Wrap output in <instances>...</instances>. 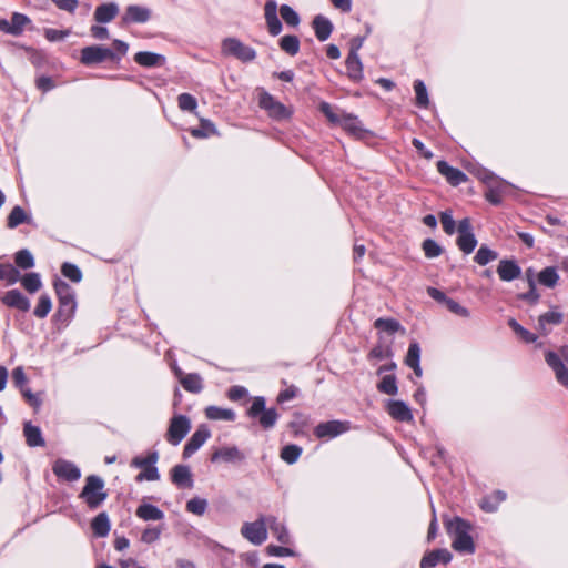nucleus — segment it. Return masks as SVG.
I'll list each match as a JSON object with an SVG mask.
<instances>
[{"label": "nucleus", "mask_w": 568, "mask_h": 568, "mask_svg": "<svg viewBox=\"0 0 568 568\" xmlns=\"http://www.w3.org/2000/svg\"><path fill=\"white\" fill-rule=\"evenodd\" d=\"M444 525L447 534L453 537L452 547L462 554H474L475 545L469 534L470 525L463 518H445Z\"/></svg>", "instance_id": "nucleus-1"}, {"label": "nucleus", "mask_w": 568, "mask_h": 568, "mask_svg": "<svg viewBox=\"0 0 568 568\" xmlns=\"http://www.w3.org/2000/svg\"><path fill=\"white\" fill-rule=\"evenodd\" d=\"M320 111L332 124L342 126L347 133L355 138L362 139L367 133L356 115L345 112L337 113L328 102H321Z\"/></svg>", "instance_id": "nucleus-2"}, {"label": "nucleus", "mask_w": 568, "mask_h": 568, "mask_svg": "<svg viewBox=\"0 0 568 568\" xmlns=\"http://www.w3.org/2000/svg\"><path fill=\"white\" fill-rule=\"evenodd\" d=\"M53 287L59 301L57 315L60 320L70 321L77 308L74 290L61 278L54 280Z\"/></svg>", "instance_id": "nucleus-3"}, {"label": "nucleus", "mask_w": 568, "mask_h": 568, "mask_svg": "<svg viewBox=\"0 0 568 568\" xmlns=\"http://www.w3.org/2000/svg\"><path fill=\"white\" fill-rule=\"evenodd\" d=\"M104 480L98 475H89L85 478V485L82 488L79 498L83 499L90 509L99 508L108 498L104 490Z\"/></svg>", "instance_id": "nucleus-4"}, {"label": "nucleus", "mask_w": 568, "mask_h": 568, "mask_svg": "<svg viewBox=\"0 0 568 568\" xmlns=\"http://www.w3.org/2000/svg\"><path fill=\"white\" fill-rule=\"evenodd\" d=\"M159 460V453L156 450L150 452L145 457L135 456L131 460V467L142 469L140 474L136 475L135 480L141 483L143 480L155 481L160 479V473L156 467V463Z\"/></svg>", "instance_id": "nucleus-5"}, {"label": "nucleus", "mask_w": 568, "mask_h": 568, "mask_svg": "<svg viewBox=\"0 0 568 568\" xmlns=\"http://www.w3.org/2000/svg\"><path fill=\"white\" fill-rule=\"evenodd\" d=\"M247 416L251 418H258L262 428H273L280 417L276 408H266V400L263 396H256L253 399L251 407L247 409Z\"/></svg>", "instance_id": "nucleus-6"}, {"label": "nucleus", "mask_w": 568, "mask_h": 568, "mask_svg": "<svg viewBox=\"0 0 568 568\" xmlns=\"http://www.w3.org/2000/svg\"><path fill=\"white\" fill-rule=\"evenodd\" d=\"M547 365L554 371L556 379L559 384L568 387V346H561L558 352L547 351L545 353Z\"/></svg>", "instance_id": "nucleus-7"}, {"label": "nucleus", "mask_w": 568, "mask_h": 568, "mask_svg": "<svg viewBox=\"0 0 568 568\" xmlns=\"http://www.w3.org/2000/svg\"><path fill=\"white\" fill-rule=\"evenodd\" d=\"M221 52L223 55L236 58L243 63L252 62L256 58L255 49L233 37L223 39Z\"/></svg>", "instance_id": "nucleus-8"}, {"label": "nucleus", "mask_w": 568, "mask_h": 568, "mask_svg": "<svg viewBox=\"0 0 568 568\" xmlns=\"http://www.w3.org/2000/svg\"><path fill=\"white\" fill-rule=\"evenodd\" d=\"M268 516H260L255 521L244 523L241 535L255 546L262 545L267 539Z\"/></svg>", "instance_id": "nucleus-9"}, {"label": "nucleus", "mask_w": 568, "mask_h": 568, "mask_svg": "<svg viewBox=\"0 0 568 568\" xmlns=\"http://www.w3.org/2000/svg\"><path fill=\"white\" fill-rule=\"evenodd\" d=\"M483 181L487 186L485 199L493 205H499L503 202L504 194L510 189V184L491 172H485Z\"/></svg>", "instance_id": "nucleus-10"}, {"label": "nucleus", "mask_w": 568, "mask_h": 568, "mask_svg": "<svg viewBox=\"0 0 568 568\" xmlns=\"http://www.w3.org/2000/svg\"><path fill=\"white\" fill-rule=\"evenodd\" d=\"M191 430V420L187 416L174 415L169 423L165 439L172 446H178Z\"/></svg>", "instance_id": "nucleus-11"}, {"label": "nucleus", "mask_w": 568, "mask_h": 568, "mask_svg": "<svg viewBox=\"0 0 568 568\" xmlns=\"http://www.w3.org/2000/svg\"><path fill=\"white\" fill-rule=\"evenodd\" d=\"M111 58H118L112 49L94 44L81 49L80 62L85 67L101 64Z\"/></svg>", "instance_id": "nucleus-12"}, {"label": "nucleus", "mask_w": 568, "mask_h": 568, "mask_svg": "<svg viewBox=\"0 0 568 568\" xmlns=\"http://www.w3.org/2000/svg\"><path fill=\"white\" fill-rule=\"evenodd\" d=\"M258 105L267 112L270 118L276 121L290 119L292 115V112L282 102L266 91L260 94Z\"/></svg>", "instance_id": "nucleus-13"}, {"label": "nucleus", "mask_w": 568, "mask_h": 568, "mask_svg": "<svg viewBox=\"0 0 568 568\" xmlns=\"http://www.w3.org/2000/svg\"><path fill=\"white\" fill-rule=\"evenodd\" d=\"M457 245L465 254H470L477 246V239L473 232L470 220L465 217L458 222Z\"/></svg>", "instance_id": "nucleus-14"}, {"label": "nucleus", "mask_w": 568, "mask_h": 568, "mask_svg": "<svg viewBox=\"0 0 568 568\" xmlns=\"http://www.w3.org/2000/svg\"><path fill=\"white\" fill-rule=\"evenodd\" d=\"M351 429V423L347 420L322 422L314 428V435L322 438H335Z\"/></svg>", "instance_id": "nucleus-15"}, {"label": "nucleus", "mask_w": 568, "mask_h": 568, "mask_svg": "<svg viewBox=\"0 0 568 568\" xmlns=\"http://www.w3.org/2000/svg\"><path fill=\"white\" fill-rule=\"evenodd\" d=\"M53 474L61 480L73 483L81 478V469L68 459L58 458L52 466Z\"/></svg>", "instance_id": "nucleus-16"}, {"label": "nucleus", "mask_w": 568, "mask_h": 568, "mask_svg": "<svg viewBox=\"0 0 568 568\" xmlns=\"http://www.w3.org/2000/svg\"><path fill=\"white\" fill-rule=\"evenodd\" d=\"M211 437V430L205 424L197 426L195 432L192 434L190 439L186 442L183 448V458L187 459L195 454Z\"/></svg>", "instance_id": "nucleus-17"}, {"label": "nucleus", "mask_w": 568, "mask_h": 568, "mask_svg": "<svg viewBox=\"0 0 568 568\" xmlns=\"http://www.w3.org/2000/svg\"><path fill=\"white\" fill-rule=\"evenodd\" d=\"M245 454L237 446H222L215 449L210 457L211 463L223 462L226 464H240L245 460Z\"/></svg>", "instance_id": "nucleus-18"}, {"label": "nucleus", "mask_w": 568, "mask_h": 568, "mask_svg": "<svg viewBox=\"0 0 568 568\" xmlns=\"http://www.w3.org/2000/svg\"><path fill=\"white\" fill-rule=\"evenodd\" d=\"M264 17L268 33L276 37L282 32L283 26L277 17V3L275 0H267L264 6Z\"/></svg>", "instance_id": "nucleus-19"}, {"label": "nucleus", "mask_w": 568, "mask_h": 568, "mask_svg": "<svg viewBox=\"0 0 568 568\" xmlns=\"http://www.w3.org/2000/svg\"><path fill=\"white\" fill-rule=\"evenodd\" d=\"M437 171L445 176L447 182L454 186L460 185L467 181V175L458 168L452 166L445 160H440L436 164Z\"/></svg>", "instance_id": "nucleus-20"}, {"label": "nucleus", "mask_w": 568, "mask_h": 568, "mask_svg": "<svg viewBox=\"0 0 568 568\" xmlns=\"http://www.w3.org/2000/svg\"><path fill=\"white\" fill-rule=\"evenodd\" d=\"M453 559V555L446 548L434 549L426 552L420 560V568H433L439 562L447 565Z\"/></svg>", "instance_id": "nucleus-21"}, {"label": "nucleus", "mask_w": 568, "mask_h": 568, "mask_svg": "<svg viewBox=\"0 0 568 568\" xmlns=\"http://www.w3.org/2000/svg\"><path fill=\"white\" fill-rule=\"evenodd\" d=\"M386 410L397 422H412L414 418L409 406L404 400H387Z\"/></svg>", "instance_id": "nucleus-22"}, {"label": "nucleus", "mask_w": 568, "mask_h": 568, "mask_svg": "<svg viewBox=\"0 0 568 568\" xmlns=\"http://www.w3.org/2000/svg\"><path fill=\"white\" fill-rule=\"evenodd\" d=\"M1 301L6 306L21 312H28L31 307L30 300L17 288L6 292Z\"/></svg>", "instance_id": "nucleus-23"}, {"label": "nucleus", "mask_w": 568, "mask_h": 568, "mask_svg": "<svg viewBox=\"0 0 568 568\" xmlns=\"http://www.w3.org/2000/svg\"><path fill=\"white\" fill-rule=\"evenodd\" d=\"M151 18V10L139 4H130L126 7L122 17L124 23H145Z\"/></svg>", "instance_id": "nucleus-24"}, {"label": "nucleus", "mask_w": 568, "mask_h": 568, "mask_svg": "<svg viewBox=\"0 0 568 568\" xmlns=\"http://www.w3.org/2000/svg\"><path fill=\"white\" fill-rule=\"evenodd\" d=\"M174 373L176 377H179L180 383L183 388L190 393L199 394L203 389V379L197 373H190L184 375L182 369L179 367L174 368Z\"/></svg>", "instance_id": "nucleus-25"}, {"label": "nucleus", "mask_w": 568, "mask_h": 568, "mask_svg": "<svg viewBox=\"0 0 568 568\" xmlns=\"http://www.w3.org/2000/svg\"><path fill=\"white\" fill-rule=\"evenodd\" d=\"M171 480L179 488H192L194 484L190 467L182 464L171 469Z\"/></svg>", "instance_id": "nucleus-26"}, {"label": "nucleus", "mask_w": 568, "mask_h": 568, "mask_svg": "<svg viewBox=\"0 0 568 568\" xmlns=\"http://www.w3.org/2000/svg\"><path fill=\"white\" fill-rule=\"evenodd\" d=\"M497 274L504 282H511L521 275V267L515 260H500L497 266Z\"/></svg>", "instance_id": "nucleus-27"}, {"label": "nucleus", "mask_w": 568, "mask_h": 568, "mask_svg": "<svg viewBox=\"0 0 568 568\" xmlns=\"http://www.w3.org/2000/svg\"><path fill=\"white\" fill-rule=\"evenodd\" d=\"M564 315L559 311H549L544 314H541L538 318V331L541 335L547 336L551 329L552 326L560 325L562 323Z\"/></svg>", "instance_id": "nucleus-28"}, {"label": "nucleus", "mask_w": 568, "mask_h": 568, "mask_svg": "<svg viewBox=\"0 0 568 568\" xmlns=\"http://www.w3.org/2000/svg\"><path fill=\"white\" fill-rule=\"evenodd\" d=\"M120 8L115 2L99 4L94 10V20L98 23H109L119 14Z\"/></svg>", "instance_id": "nucleus-29"}, {"label": "nucleus", "mask_w": 568, "mask_h": 568, "mask_svg": "<svg viewBox=\"0 0 568 568\" xmlns=\"http://www.w3.org/2000/svg\"><path fill=\"white\" fill-rule=\"evenodd\" d=\"M134 61L144 68L163 67L166 62L164 55L150 51H140L135 53Z\"/></svg>", "instance_id": "nucleus-30"}, {"label": "nucleus", "mask_w": 568, "mask_h": 568, "mask_svg": "<svg viewBox=\"0 0 568 568\" xmlns=\"http://www.w3.org/2000/svg\"><path fill=\"white\" fill-rule=\"evenodd\" d=\"M347 77L355 83L364 79L363 63L358 54H348L345 61Z\"/></svg>", "instance_id": "nucleus-31"}, {"label": "nucleus", "mask_w": 568, "mask_h": 568, "mask_svg": "<svg viewBox=\"0 0 568 568\" xmlns=\"http://www.w3.org/2000/svg\"><path fill=\"white\" fill-rule=\"evenodd\" d=\"M23 435L29 447H43L45 445L40 427L32 425L31 422L24 423Z\"/></svg>", "instance_id": "nucleus-32"}, {"label": "nucleus", "mask_w": 568, "mask_h": 568, "mask_svg": "<svg viewBox=\"0 0 568 568\" xmlns=\"http://www.w3.org/2000/svg\"><path fill=\"white\" fill-rule=\"evenodd\" d=\"M316 38L320 41H326L333 31V23L331 20L322 14L315 16L312 22Z\"/></svg>", "instance_id": "nucleus-33"}, {"label": "nucleus", "mask_w": 568, "mask_h": 568, "mask_svg": "<svg viewBox=\"0 0 568 568\" xmlns=\"http://www.w3.org/2000/svg\"><path fill=\"white\" fill-rule=\"evenodd\" d=\"M272 531L273 536L282 544L288 545L291 542V536L286 526L278 521L275 516H268L267 529Z\"/></svg>", "instance_id": "nucleus-34"}, {"label": "nucleus", "mask_w": 568, "mask_h": 568, "mask_svg": "<svg viewBox=\"0 0 568 568\" xmlns=\"http://www.w3.org/2000/svg\"><path fill=\"white\" fill-rule=\"evenodd\" d=\"M205 417L211 420H226L234 422L236 418V414L231 408H223L219 406H207L204 410Z\"/></svg>", "instance_id": "nucleus-35"}, {"label": "nucleus", "mask_w": 568, "mask_h": 568, "mask_svg": "<svg viewBox=\"0 0 568 568\" xmlns=\"http://www.w3.org/2000/svg\"><path fill=\"white\" fill-rule=\"evenodd\" d=\"M91 527L97 537H106L111 529V524L108 514L105 511L98 514L93 518Z\"/></svg>", "instance_id": "nucleus-36"}, {"label": "nucleus", "mask_w": 568, "mask_h": 568, "mask_svg": "<svg viewBox=\"0 0 568 568\" xmlns=\"http://www.w3.org/2000/svg\"><path fill=\"white\" fill-rule=\"evenodd\" d=\"M136 516L145 521L162 520L164 513L155 505L141 504L135 511Z\"/></svg>", "instance_id": "nucleus-37"}, {"label": "nucleus", "mask_w": 568, "mask_h": 568, "mask_svg": "<svg viewBox=\"0 0 568 568\" xmlns=\"http://www.w3.org/2000/svg\"><path fill=\"white\" fill-rule=\"evenodd\" d=\"M31 221L32 217L26 213L23 207H21L20 205H16L13 206V209L7 217V226L9 229H16L23 223L30 224Z\"/></svg>", "instance_id": "nucleus-38"}, {"label": "nucleus", "mask_w": 568, "mask_h": 568, "mask_svg": "<svg viewBox=\"0 0 568 568\" xmlns=\"http://www.w3.org/2000/svg\"><path fill=\"white\" fill-rule=\"evenodd\" d=\"M394 353L388 344H383L382 336L379 335V342L369 351L367 354V359L373 361H383L386 358L393 357Z\"/></svg>", "instance_id": "nucleus-39"}, {"label": "nucleus", "mask_w": 568, "mask_h": 568, "mask_svg": "<svg viewBox=\"0 0 568 568\" xmlns=\"http://www.w3.org/2000/svg\"><path fill=\"white\" fill-rule=\"evenodd\" d=\"M278 45L282 51L294 57L298 53L301 43L297 36L286 34L280 39Z\"/></svg>", "instance_id": "nucleus-40"}, {"label": "nucleus", "mask_w": 568, "mask_h": 568, "mask_svg": "<svg viewBox=\"0 0 568 568\" xmlns=\"http://www.w3.org/2000/svg\"><path fill=\"white\" fill-rule=\"evenodd\" d=\"M377 389L386 395L394 396L398 393L397 378L394 374L384 375L377 384Z\"/></svg>", "instance_id": "nucleus-41"}, {"label": "nucleus", "mask_w": 568, "mask_h": 568, "mask_svg": "<svg viewBox=\"0 0 568 568\" xmlns=\"http://www.w3.org/2000/svg\"><path fill=\"white\" fill-rule=\"evenodd\" d=\"M374 326L379 332H385V333H388L389 335H393L398 331H404L400 323L395 318L379 317L374 322Z\"/></svg>", "instance_id": "nucleus-42"}, {"label": "nucleus", "mask_w": 568, "mask_h": 568, "mask_svg": "<svg viewBox=\"0 0 568 568\" xmlns=\"http://www.w3.org/2000/svg\"><path fill=\"white\" fill-rule=\"evenodd\" d=\"M52 310V301L49 294L43 293L39 296L38 303L33 310V315L37 318H45Z\"/></svg>", "instance_id": "nucleus-43"}, {"label": "nucleus", "mask_w": 568, "mask_h": 568, "mask_svg": "<svg viewBox=\"0 0 568 568\" xmlns=\"http://www.w3.org/2000/svg\"><path fill=\"white\" fill-rule=\"evenodd\" d=\"M21 284L28 293H36L42 287L41 276L36 272L27 273L21 278Z\"/></svg>", "instance_id": "nucleus-44"}, {"label": "nucleus", "mask_w": 568, "mask_h": 568, "mask_svg": "<svg viewBox=\"0 0 568 568\" xmlns=\"http://www.w3.org/2000/svg\"><path fill=\"white\" fill-rule=\"evenodd\" d=\"M0 280L6 281L7 285H13L20 280V272L10 263H0Z\"/></svg>", "instance_id": "nucleus-45"}, {"label": "nucleus", "mask_w": 568, "mask_h": 568, "mask_svg": "<svg viewBox=\"0 0 568 568\" xmlns=\"http://www.w3.org/2000/svg\"><path fill=\"white\" fill-rule=\"evenodd\" d=\"M508 325L515 332V334L525 343L530 344L537 341V335L526 329L515 318H509Z\"/></svg>", "instance_id": "nucleus-46"}, {"label": "nucleus", "mask_w": 568, "mask_h": 568, "mask_svg": "<svg viewBox=\"0 0 568 568\" xmlns=\"http://www.w3.org/2000/svg\"><path fill=\"white\" fill-rule=\"evenodd\" d=\"M281 18L283 21L292 28H296L301 23L300 14L288 4H282L280 8Z\"/></svg>", "instance_id": "nucleus-47"}, {"label": "nucleus", "mask_w": 568, "mask_h": 568, "mask_svg": "<svg viewBox=\"0 0 568 568\" xmlns=\"http://www.w3.org/2000/svg\"><path fill=\"white\" fill-rule=\"evenodd\" d=\"M302 453L303 449L301 446L295 444H288L282 448L281 458L288 465H293L298 460Z\"/></svg>", "instance_id": "nucleus-48"}, {"label": "nucleus", "mask_w": 568, "mask_h": 568, "mask_svg": "<svg viewBox=\"0 0 568 568\" xmlns=\"http://www.w3.org/2000/svg\"><path fill=\"white\" fill-rule=\"evenodd\" d=\"M14 263L19 268L29 270L34 266V257L28 248H22L16 252Z\"/></svg>", "instance_id": "nucleus-49"}, {"label": "nucleus", "mask_w": 568, "mask_h": 568, "mask_svg": "<svg viewBox=\"0 0 568 568\" xmlns=\"http://www.w3.org/2000/svg\"><path fill=\"white\" fill-rule=\"evenodd\" d=\"M559 280L557 270L552 266L545 267L538 274V282L547 287H554Z\"/></svg>", "instance_id": "nucleus-50"}, {"label": "nucleus", "mask_w": 568, "mask_h": 568, "mask_svg": "<svg viewBox=\"0 0 568 568\" xmlns=\"http://www.w3.org/2000/svg\"><path fill=\"white\" fill-rule=\"evenodd\" d=\"M498 257V253L486 245H481L474 256V261L484 266L495 261Z\"/></svg>", "instance_id": "nucleus-51"}, {"label": "nucleus", "mask_w": 568, "mask_h": 568, "mask_svg": "<svg viewBox=\"0 0 568 568\" xmlns=\"http://www.w3.org/2000/svg\"><path fill=\"white\" fill-rule=\"evenodd\" d=\"M414 90L416 94V105L418 108L426 109L429 104V98L427 88L422 80H415L414 81Z\"/></svg>", "instance_id": "nucleus-52"}, {"label": "nucleus", "mask_w": 568, "mask_h": 568, "mask_svg": "<svg viewBox=\"0 0 568 568\" xmlns=\"http://www.w3.org/2000/svg\"><path fill=\"white\" fill-rule=\"evenodd\" d=\"M215 133H216L215 125L211 121L205 120V119L201 120L199 128H194L191 130V134L194 138H199V139L209 138Z\"/></svg>", "instance_id": "nucleus-53"}, {"label": "nucleus", "mask_w": 568, "mask_h": 568, "mask_svg": "<svg viewBox=\"0 0 568 568\" xmlns=\"http://www.w3.org/2000/svg\"><path fill=\"white\" fill-rule=\"evenodd\" d=\"M61 273L73 283H79L82 280V271L78 265L71 262H64L61 265Z\"/></svg>", "instance_id": "nucleus-54"}, {"label": "nucleus", "mask_w": 568, "mask_h": 568, "mask_svg": "<svg viewBox=\"0 0 568 568\" xmlns=\"http://www.w3.org/2000/svg\"><path fill=\"white\" fill-rule=\"evenodd\" d=\"M206 509L207 500L204 498L194 497L186 503V510L194 515L202 516L205 514Z\"/></svg>", "instance_id": "nucleus-55"}, {"label": "nucleus", "mask_w": 568, "mask_h": 568, "mask_svg": "<svg viewBox=\"0 0 568 568\" xmlns=\"http://www.w3.org/2000/svg\"><path fill=\"white\" fill-rule=\"evenodd\" d=\"M30 22V19L22 13L14 12L10 19L12 26V36H19L23 32L26 24Z\"/></svg>", "instance_id": "nucleus-56"}, {"label": "nucleus", "mask_w": 568, "mask_h": 568, "mask_svg": "<svg viewBox=\"0 0 568 568\" xmlns=\"http://www.w3.org/2000/svg\"><path fill=\"white\" fill-rule=\"evenodd\" d=\"M420 346L417 342L410 343L405 357V364L408 367L417 366V364H420Z\"/></svg>", "instance_id": "nucleus-57"}, {"label": "nucleus", "mask_w": 568, "mask_h": 568, "mask_svg": "<svg viewBox=\"0 0 568 568\" xmlns=\"http://www.w3.org/2000/svg\"><path fill=\"white\" fill-rule=\"evenodd\" d=\"M179 108L182 111L194 112L197 108L196 99L190 93H181L178 97Z\"/></svg>", "instance_id": "nucleus-58"}, {"label": "nucleus", "mask_w": 568, "mask_h": 568, "mask_svg": "<svg viewBox=\"0 0 568 568\" xmlns=\"http://www.w3.org/2000/svg\"><path fill=\"white\" fill-rule=\"evenodd\" d=\"M423 251L428 258H435L442 254L440 245L433 239H426L423 242Z\"/></svg>", "instance_id": "nucleus-59"}, {"label": "nucleus", "mask_w": 568, "mask_h": 568, "mask_svg": "<svg viewBox=\"0 0 568 568\" xmlns=\"http://www.w3.org/2000/svg\"><path fill=\"white\" fill-rule=\"evenodd\" d=\"M446 307L454 314L460 316V317H469L470 316V312L468 308H466L465 306L460 305L457 301L453 300V298H448L446 301Z\"/></svg>", "instance_id": "nucleus-60"}, {"label": "nucleus", "mask_w": 568, "mask_h": 568, "mask_svg": "<svg viewBox=\"0 0 568 568\" xmlns=\"http://www.w3.org/2000/svg\"><path fill=\"white\" fill-rule=\"evenodd\" d=\"M440 222L443 230L446 234L452 235L456 231V223L450 212H443L440 214Z\"/></svg>", "instance_id": "nucleus-61"}, {"label": "nucleus", "mask_w": 568, "mask_h": 568, "mask_svg": "<svg viewBox=\"0 0 568 568\" xmlns=\"http://www.w3.org/2000/svg\"><path fill=\"white\" fill-rule=\"evenodd\" d=\"M20 390H21L23 398L28 402V404L31 407H33L34 409L40 408V406L42 404V399L40 398L39 395L33 394L29 387H24Z\"/></svg>", "instance_id": "nucleus-62"}, {"label": "nucleus", "mask_w": 568, "mask_h": 568, "mask_svg": "<svg viewBox=\"0 0 568 568\" xmlns=\"http://www.w3.org/2000/svg\"><path fill=\"white\" fill-rule=\"evenodd\" d=\"M519 300L526 301L530 305H535L538 303L540 295L537 291L536 284H531L529 290L525 293L518 295Z\"/></svg>", "instance_id": "nucleus-63"}, {"label": "nucleus", "mask_w": 568, "mask_h": 568, "mask_svg": "<svg viewBox=\"0 0 568 568\" xmlns=\"http://www.w3.org/2000/svg\"><path fill=\"white\" fill-rule=\"evenodd\" d=\"M248 395V390L244 386L235 385L229 388L227 398L232 402H237Z\"/></svg>", "instance_id": "nucleus-64"}]
</instances>
